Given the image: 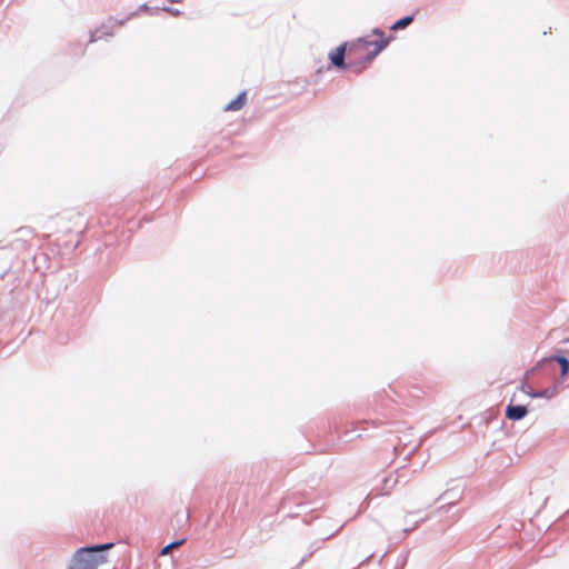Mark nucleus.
I'll use <instances>...</instances> for the list:
<instances>
[{
	"label": "nucleus",
	"mask_w": 569,
	"mask_h": 569,
	"mask_svg": "<svg viewBox=\"0 0 569 569\" xmlns=\"http://www.w3.org/2000/svg\"><path fill=\"white\" fill-rule=\"evenodd\" d=\"M112 543L99 545L79 549L73 556V563L69 569H97L106 562V556L100 552L111 548Z\"/></svg>",
	"instance_id": "nucleus-2"
},
{
	"label": "nucleus",
	"mask_w": 569,
	"mask_h": 569,
	"mask_svg": "<svg viewBox=\"0 0 569 569\" xmlns=\"http://www.w3.org/2000/svg\"><path fill=\"white\" fill-rule=\"evenodd\" d=\"M168 1L173 3V2H179L180 0H168Z\"/></svg>",
	"instance_id": "nucleus-13"
},
{
	"label": "nucleus",
	"mask_w": 569,
	"mask_h": 569,
	"mask_svg": "<svg viewBox=\"0 0 569 569\" xmlns=\"http://www.w3.org/2000/svg\"><path fill=\"white\" fill-rule=\"evenodd\" d=\"M183 542H184V539H181V540H178L176 542L170 543L169 547L171 549H174V548L180 547L181 545H183Z\"/></svg>",
	"instance_id": "nucleus-9"
},
{
	"label": "nucleus",
	"mask_w": 569,
	"mask_h": 569,
	"mask_svg": "<svg viewBox=\"0 0 569 569\" xmlns=\"http://www.w3.org/2000/svg\"><path fill=\"white\" fill-rule=\"evenodd\" d=\"M553 359L560 365L561 367V376H566L569 371V361L565 357H553Z\"/></svg>",
	"instance_id": "nucleus-7"
},
{
	"label": "nucleus",
	"mask_w": 569,
	"mask_h": 569,
	"mask_svg": "<svg viewBox=\"0 0 569 569\" xmlns=\"http://www.w3.org/2000/svg\"><path fill=\"white\" fill-rule=\"evenodd\" d=\"M247 102V93L243 91L237 96L236 99L230 101L226 107L224 111H238L241 110Z\"/></svg>",
	"instance_id": "nucleus-4"
},
{
	"label": "nucleus",
	"mask_w": 569,
	"mask_h": 569,
	"mask_svg": "<svg viewBox=\"0 0 569 569\" xmlns=\"http://www.w3.org/2000/svg\"><path fill=\"white\" fill-rule=\"evenodd\" d=\"M372 51L369 50V43L359 38L347 49V43L338 47L330 53L331 63L338 68H355V72L360 73L373 58L388 44V41L375 43Z\"/></svg>",
	"instance_id": "nucleus-1"
},
{
	"label": "nucleus",
	"mask_w": 569,
	"mask_h": 569,
	"mask_svg": "<svg viewBox=\"0 0 569 569\" xmlns=\"http://www.w3.org/2000/svg\"><path fill=\"white\" fill-rule=\"evenodd\" d=\"M557 392H558V387H557V385H553V386H551V387H549L547 389H543V390H541L539 392H536L533 395V398L551 399V398H553L557 395Z\"/></svg>",
	"instance_id": "nucleus-5"
},
{
	"label": "nucleus",
	"mask_w": 569,
	"mask_h": 569,
	"mask_svg": "<svg viewBox=\"0 0 569 569\" xmlns=\"http://www.w3.org/2000/svg\"><path fill=\"white\" fill-rule=\"evenodd\" d=\"M373 36L382 37V36H383V32H381V31H379V30H373Z\"/></svg>",
	"instance_id": "nucleus-12"
},
{
	"label": "nucleus",
	"mask_w": 569,
	"mask_h": 569,
	"mask_svg": "<svg viewBox=\"0 0 569 569\" xmlns=\"http://www.w3.org/2000/svg\"><path fill=\"white\" fill-rule=\"evenodd\" d=\"M164 10H166V11H168V12H170V13H172V14H174V16L180 14V11H178V10H173V9H171V8H164Z\"/></svg>",
	"instance_id": "nucleus-10"
},
{
	"label": "nucleus",
	"mask_w": 569,
	"mask_h": 569,
	"mask_svg": "<svg viewBox=\"0 0 569 569\" xmlns=\"http://www.w3.org/2000/svg\"><path fill=\"white\" fill-rule=\"evenodd\" d=\"M170 550H172V549H171V548L169 547V545H168V546H166V547L162 549L161 555H167Z\"/></svg>",
	"instance_id": "nucleus-11"
},
{
	"label": "nucleus",
	"mask_w": 569,
	"mask_h": 569,
	"mask_svg": "<svg viewBox=\"0 0 569 569\" xmlns=\"http://www.w3.org/2000/svg\"><path fill=\"white\" fill-rule=\"evenodd\" d=\"M413 18L411 16L409 17H405L400 20H398L397 22H395L391 27H390V30L392 31H397L399 29H403L406 28L407 26H409L411 22H412Z\"/></svg>",
	"instance_id": "nucleus-6"
},
{
	"label": "nucleus",
	"mask_w": 569,
	"mask_h": 569,
	"mask_svg": "<svg viewBox=\"0 0 569 569\" xmlns=\"http://www.w3.org/2000/svg\"><path fill=\"white\" fill-rule=\"evenodd\" d=\"M511 401H513V397L511 398ZM528 413V409L526 406L521 405H513L510 402L506 409V417L510 420H520L525 418Z\"/></svg>",
	"instance_id": "nucleus-3"
},
{
	"label": "nucleus",
	"mask_w": 569,
	"mask_h": 569,
	"mask_svg": "<svg viewBox=\"0 0 569 569\" xmlns=\"http://www.w3.org/2000/svg\"><path fill=\"white\" fill-rule=\"evenodd\" d=\"M520 390H521L523 393H526V395L530 396L531 398H533V395L536 393V392H533V391H532L531 387H530V386H528V385H522V386H521V388H520Z\"/></svg>",
	"instance_id": "nucleus-8"
}]
</instances>
